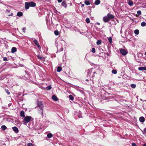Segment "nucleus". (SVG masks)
<instances>
[{"mask_svg":"<svg viewBox=\"0 0 146 146\" xmlns=\"http://www.w3.org/2000/svg\"><path fill=\"white\" fill-rule=\"evenodd\" d=\"M52 98V100L55 101H56L58 100V99L55 95H53Z\"/></svg>","mask_w":146,"mask_h":146,"instance_id":"nucleus-10","label":"nucleus"},{"mask_svg":"<svg viewBox=\"0 0 146 146\" xmlns=\"http://www.w3.org/2000/svg\"><path fill=\"white\" fill-rule=\"evenodd\" d=\"M20 116L21 117H24L25 116V113L23 111H21L20 113Z\"/></svg>","mask_w":146,"mask_h":146,"instance_id":"nucleus-12","label":"nucleus"},{"mask_svg":"<svg viewBox=\"0 0 146 146\" xmlns=\"http://www.w3.org/2000/svg\"><path fill=\"white\" fill-rule=\"evenodd\" d=\"M62 70V68L61 67L58 66L57 68V71L58 72H60Z\"/></svg>","mask_w":146,"mask_h":146,"instance_id":"nucleus-21","label":"nucleus"},{"mask_svg":"<svg viewBox=\"0 0 146 146\" xmlns=\"http://www.w3.org/2000/svg\"><path fill=\"white\" fill-rule=\"evenodd\" d=\"M127 3L130 6H133V2L131 0L128 1Z\"/></svg>","mask_w":146,"mask_h":146,"instance_id":"nucleus-13","label":"nucleus"},{"mask_svg":"<svg viewBox=\"0 0 146 146\" xmlns=\"http://www.w3.org/2000/svg\"><path fill=\"white\" fill-rule=\"evenodd\" d=\"M114 16L111 14L108 13L107 15L103 17V21L105 22H107L109 21L110 19H113Z\"/></svg>","mask_w":146,"mask_h":146,"instance_id":"nucleus-2","label":"nucleus"},{"mask_svg":"<svg viewBox=\"0 0 146 146\" xmlns=\"http://www.w3.org/2000/svg\"><path fill=\"white\" fill-rule=\"evenodd\" d=\"M78 117L79 118H81L82 117V116L80 114L78 115Z\"/></svg>","mask_w":146,"mask_h":146,"instance_id":"nucleus-43","label":"nucleus"},{"mask_svg":"<svg viewBox=\"0 0 146 146\" xmlns=\"http://www.w3.org/2000/svg\"><path fill=\"white\" fill-rule=\"evenodd\" d=\"M84 3L86 5H89L90 4V2L87 1H85L84 2Z\"/></svg>","mask_w":146,"mask_h":146,"instance_id":"nucleus-24","label":"nucleus"},{"mask_svg":"<svg viewBox=\"0 0 146 146\" xmlns=\"http://www.w3.org/2000/svg\"><path fill=\"white\" fill-rule=\"evenodd\" d=\"M119 50L121 53L123 55L125 56L127 53V51L125 50V49L122 48L119 49Z\"/></svg>","mask_w":146,"mask_h":146,"instance_id":"nucleus-5","label":"nucleus"},{"mask_svg":"<svg viewBox=\"0 0 146 146\" xmlns=\"http://www.w3.org/2000/svg\"><path fill=\"white\" fill-rule=\"evenodd\" d=\"M25 9H28L30 7H34L36 6V4L34 2L31 1L29 2H26L25 3Z\"/></svg>","mask_w":146,"mask_h":146,"instance_id":"nucleus-1","label":"nucleus"},{"mask_svg":"<svg viewBox=\"0 0 146 146\" xmlns=\"http://www.w3.org/2000/svg\"><path fill=\"white\" fill-rule=\"evenodd\" d=\"M143 133H146V128H145L144 129Z\"/></svg>","mask_w":146,"mask_h":146,"instance_id":"nucleus-42","label":"nucleus"},{"mask_svg":"<svg viewBox=\"0 0 146 146\" xmlns=\"http://www.w3.org/2000/svg\"><path fill=\"white\" fill-rule=\"evenodd\" d=\"M51 86H48L46 87V89L48 90H50L51 89Z\"/></svg>","mask_w":146,"mask_h":146,"instance_id":"nucleus-32","label":"nucleus"},{"mask_svg":"<svg viewBox=\"0 0 146 146\" xmlns=\"http://www.w3.org/2000/svg\"><path fill=\"white\" fill-rule=\"evenodd\" d=\"M13 15V14L12 13V14H11V15L12 16V15Z\"/></svg>","mask_w":146,"mask_h":146,"instance_id":"nucleus-51","label":"nucleus"},{"mask_svg":"<svg viewBox=\"0 0 146 146\" xmlns=\"http://www.w3.org/2000/svg\"><path fill=\"white\" fill-rule=\"evenodd\" d=\"M84 6V4H82V7H83Z\"/></svg>","mask_w":146,"mask_h":146,"instance_id":"nucleus-46","label":"nucleus"},{"mask_svg":"<svg viewBox=\"0 0 146 146\" xmlns=\"http://www.w3.org/2000/svg\"><path fill=\"white\" fill-rule=\"evenodd\" d=\"M59 43L60 44H63L64 43H65V42L64 41L61 40L60 42Z\"/></svg>","mask_w":146,"mask_h":146,"instance_id":"nucleus-36","label":"nucleus"},{"mask_svg":"<svg viewBox=\"0 0 146 146\" xmlns=\"http://www.w3.org/2000/svg\"><path fill=\"white\" fill-rule=\"evenodd\" d=\"M112 39L111 37H110L108 38V40L109 42L111 44L112 42Z\"/></svg>","mask_w":146,"mask_h":146,"instance_id":"nucleus-29","label":"nucleus"},{"mask_svg":"<svg viewBox=\"0 0 146 146\" xmlns=\"http://www.w3.org/2000/svg\"><path fill=\"white\" fill-rule=\"evenodd\" d=\"M56 45L57 48H60V51H63V49L62 45H58V43H56Z\"/></svg>","mask_w":146,"mask_h":146,"instance_id":"nucleus-6","label":"nucleus"},{"mask_svg":"<svg viewBox=\"0 0 146 146\" xmlns=\"http://www.w3.org/2000/svg\"><path fill=\"white\" fill-rule=\"evenodd\" d=\"M3 60L5 61H7V58L6 57H5L3 58Z\"/></svg>","mask_w":146,"mask_h":146,"instance_id":"nucleus-39","label":"nucleus"},{"mask_svg":"<svg viewBox=\"0 0 146 146\" xmlns=\"http://www.w3.org/2000/svg\"><path fill=\"white\" fill-rule=\"evenodd\" d=\"M141 25L142 27H144L146 25V23L144 22H142L141 23Z\"/></svg>","mask_w":146,"mask_h":146,"instance_id":"nucleus-23","label":"nucleus"},{"mask_svg":"<svg viewBox=\"0 0 146 146\" xmlns=\"http://www.w3.org/2000/svg\"><path fill=\"white\" fill-rule=\"evenodd\" d=\"M53 136L52 134L51 133H48L47 135V137L48 138H51Z\"/></svg>","mask_w":146,"mask_h":146,"instance_id":"nucleus-19","label":"nucleus"},{"mask_svg":"<svg viewBox=\"0 0 146 146\" xmlns=\"http://www.w3.org/2000/svg\"><path fill=\"white\" fill-rule=\"evenodd\" d=\"M33 144L31 143H28L27 144V146H33Z\"/></svg>","mask_w":146,"mask_h":146,"instance_id":"nucleus-33","label":"nucleus"},{"mask_svg":"<svg viewBox=\"0 0 146 146\" xmlns=\"http://www.w3.org/2000/svg\"><path fill=\"white\" fill-rule=\"evenodd\" d=\"M137 13L138 15H140L141 14V11L139 10L137 11Z\"/></svg>","mask_w":146,"mask_h":146,"instance_id":"nucleus-34","label":"nucleus"},{"mask_svg":"<svg viewBox=\"0 0 146 146\" xmlns=\"http://www.w3.org/2000/svg\"><path fill=\"white\" fill-rule=\"evenodd\" d=\"M139 33V30L137 29H136L134 31V33L136 35H138Z\"/></svg>","mask_w":146,"mask_h":146,"instance_id":"nucleus-22","label":"nucleus"},{"mask_svg":"<svg viewBox=\"0 0 146 146\" xmlns=\"http://www.w3.org/2000/svg\"><path fill=\"white\" fill-rule=\"evenodd\" d=\"M1 128L3 130H4L7 129V127L5 125H4L1 126Z\"/></svg>","mask_w":146,"mask_h":146,"instance_id":"nucleus-20","label":"nucleus"},{"mask_svg":"<svg viewBox=\"0 0 146 146\" xmlns=\"http://www.w3.org/2000/svg\"><path fill=\"white\" fill-rule=\"evenodd\" d=\"M26 30V28L25 27H24L23 28V29H22V31L24 33H25Z\"/></svg>","mask_w":146,"mask_h":146,"instance_id":"nucleus-38","label":"nucleus"},{"mask_svg":"<svg viewBox=\"0 0 146 146\" xmlns=\"http://www.w3.org/2000/svg\"><path fill=\"white\" fill-rule=\"evenodd\" d=\"M33 42L35 44L36 46H37V47L38 48H40V46L39 45V44L38 43V42L37 40H36L35 39H34L33 40Z\"/></svg>","mask_w":146,"mask_h":146,"instance_id":"nucleus-7","label":"nucleus"},{"mask_svg":"<svg viewBox=\"0 0 146 146\" xmlns=\"http://www.w3.org/2000/svg\"><path fill=\"white\" fill-rule=\"evenodd\" d=\"M100 3V0H96L95 1V4L96 5L99 4Z\"/></svg>","mask_w":146,"mask_h":146,"instance_id":"nucleus-16","label":"nucleus"},{"mask_svg":"<svg viewBox=\"0 0 146 146\" xmlns=\"http://www.w3.org/2000/svg\"><path fill=\"white\" fill-rule=\"evenodd\" d=\"M98 25H100V23H98Z\"/></svg>","mask_w":146,"mask_h":146,"instance_id":"nucleus-50","label":"nucleus"},{"mask_svg":"<svg viewBox=\"0 0 146 146\" xmlns=\"http://www.w3.org/2000/svg\"><path fill=\"white\" fill-rule=\"evenodd\" d=\"M145 55H146V52H145Z\"/></svg>","mask_w":146,"mask_h":146,"instance_id":"nucleus-49","label":"nucleus"},{"mask_svg":"<svg viewBox=\"0 0 146 146\" xmlns=\"http://www.w3.org/2000/svg\"><path fill=\"white\" fill-rule=\"evenodd\" d=\"M17 51V49L15 47H13L11 49V52L14 53Z\"/></svg>","mask_w":146,"mask_h":146,"instance_id":"nucleus-14","label":"nucleus"},{"mask_svg":"<svg viewBox=\"0 0 146 146\" xmlns=\"http://www.w3.org/2000/svg\"><path fill=\"white\" fill-rule=\"evenodd\" d=\"M139 120L140 122H143L145 120V118L143 117H141L139 118Z\"/></svg>","mask_w":146,"mask_h":146,"instance_id":"nucleus-11","label":"nucleus"},{"mask_svg":"<svg viewBox=\"0 0 146 146\" xmlns=\"http://www.w3.org/2000/svg\"><path fill=\"white\" fill-rule=\"evenodd\" d=\"M61 5L62 6L64 7L65 8H66L67 7V5L66 4V3L65 2L63 1Z\"/></svg>","mask_w":146,"mask_h":146,"instance_id":"nucleus-17","label":"nucleus"},{"mask_svg":"<svg viewBox=\"0 0 146 146\" xmlns=\"http://www.w3.org/2000/svg\"><path fill=\"white\" fill-rule=\"evenodd\" d=\"M5 92L7 93L8 95H9L10 94V93L9 92V91L8 90H5Z\"/></svg>","mask_w":146,"mask_h":146,"instance_id":"nucleus-35","label":"nucleus"},{"mask_svg":"<svg viewBox=\"0 0 146 146\" xmlns=\"http://www.w3.org/2000/svg\"><path fill=\"white\" fill-rule=\"evenodd\" d=\"M96 74V72H94V74H93V75L92 76V77H94V74Z\"/></svg>","mask_w":146,"mask_h":146,"instance_id":"nucleus-45","label":"nucleus"},{"mask_svg":"<svg viewBox=\"0 0 146 146\" xmlns=\"http://www.w3.org/2000/svg\"><path fill=\"white\" fill-rule=\"evenodd\" d=\"M37 57L38 59H42V57L38 55L37 56Z\"/></svg>","mask_w":146,"mask_h":146,"instance_id":"nucleus-40","label":"nucleus"},{"mask_svg":"<svg viewBox=\"0 0 146 146\" xmlns=\"http://www.w3.org/2000/svg\"><path fill=\"white\" fill-rule=\"evenodd\" d=\"M132 146H137L136 145V144L134 143H132Z\"/></svg>","mask_w":146,"mask_h":146,"instance_id":"nucleus-41","label":"nucleus"},{"mask_svg":"<svg viewBox=\"0 0 146 146\" xmlns=\"http://www.w3.org/2000/svg\"><path fill=\"white\" fill-rule=\"evenodd\" d=\"M144 146H146V144H144L143 145Z\"/></svg>","mask_w":146,"mask_h":146,"instance_id":"nucleus-48","label":"nucleus"},{"mask_svg":"<svg viewBox=\"0 0 146 146\" xmlns=\"http://www.w3.org/2000/svg\"><path fill=\"white\" fill-rule=\"evenodd\" d=\"M101 43V40H98L96 42V44L97 45H100V44Z\"/></svg>","mask_w":146,"mask_h":146,"instance_id":"nucleus-30","label":"nucleus"},{"mask_svg":"<svg viewBox=\"0 0 146 146\" xmlns=\"http://www.w3.org/2000/svg\"><path fill=\"white\" fill-rule=\"evenodd\" d=\"M69 99H70V100H73L74 98V97H73V96L72 95H70L69 96Z\"/></svg>","mask_w":146,"mask_h":146,"instance_id":"nucleus-27","label":"nucleus"},{"mask_svg":"<svg viewBox=\"0 0 146 146\" xmlns=\"http://www.w3.org/2000/svg\"><path fill=\"white\" fill-rule=\"evenodd\" d=\"M131 87L133 88H135L136 87V85L135 84H131Z\"/></svg>","mask_w":146,"mask_h":146,"instance_id":"nucleus-26","label":"nucleus"},{"mask_svg":"<svg viewBox=\"0 0 146 146\" xmlns=\"http://www.w3.org/2000/svg\"><path fill=\"white\" fill-rule=\"evenodd\" d=\"M138 69L140 71L145 70L146 71V67H139Z\"/></svg>","mask_w":146,"mask_h":146,"instance_id":"nucleus-9","label":"nucleus"},{"mask_svg":"<svg viewBox=\"0 0 146 146\" xmlns=\"http://www.w3.org/2000/svg\"><path fill=\"white\" fill-rule=\"evenodd\" d=\"M112 73L113 74H117V71L115 70H113L112 71Z\"/></svg>","mask_w":146,"mask_h":146,"instance_id":"nucleus-28","label":"nucleus"},{"mask_svg":"<svg viewBox=\"0 0 146 146\" xmlns=\"http://www.w3.org/2000/svg\"><path fill=\"white\" fill-rule=\"evenodd\" d=\"M91 72V69H88L87 71V75L88 76H90Z\"/></svg>","mask_w":146,"mask_h":146,"instance_id":"nucleus-15","label":"nucleus"},{"mask_svg":"<svg viewBox=\"0 0 146 146\" xmlns=\"http://www.w3.org/2000/svg\"><path fill=\"white\" fill-rule=\"evenodd\" d=\"M92 52L93 53H95L96 51L95 48H92Z\"/></svg>","mask_w":146,"mask_h":146,"instance_id":"nucleus-37","label":"nucleus"},{"mask_svg":"<svg viewBox=\"0 0 146 146\" xmlns=\"http://www.w3.org/2000/svg\"><path fill=\"white\" fill-rule=\"evenodd\" d=\"M54 33L57 36L59 35V33L58 31H54Z\"/></svg>","mask_w":146,"mask_h":146,"instance_id":"nucleus-25","label":"nucleus"},{"mask_svg":"<svg viewBox=\"0 0 146 146\" xmlns=\"http://www.w3.org/2000/svg\"><path fill=\"white\" fill-rule=\"evenodd\" d=\"M86 22L87 23H90V19L89 18H87L86 19Z\"/></svg>","mask_w":146,"mask_h":146,"instance_id":"nucleus-31","label":"nucleus"},{"mask_svg":"<svg viewBox=\"0 0 146 146\" xmlns=\"http://www.w3.org/2000/svg\"><path fill=\"white\" fill-rule=\"evenodd\" d=\"M24 118L23 122V124L26 125L27 123L33 120L32 117L30 116H26Z\"/></svg>","mask_w":146,"mask_h":146,"instance_id":"nucleus-3","label":"nucleus"},{"mask_svg":"<svg viewBox=\"0 0 146 146\" xmlns=\"http://www.w3.org/2000/svg\"><path fill=\"white\" fill-rule=\"evenodd\" d=\"M37 107L39 108V111H41V114L42 115L43 114V106L42 102L40 101L37 102Z\"/></svg>","mask_w":146,"mask_h":146,"instance_id":"nucleus-4","label":"nucleus"},{"mask_svg":"<svg viewBox=\"0 0 146 146\" xmlns=\"http://www.w3.org/2000/svg\"><path fill=\"white\" fill-rule=\"evenodd\" d=\"M86 81H88V79H86Z\"/></svg>","mask_w":146,"mask_h":146,"instance_id":"nucleus-47","label":"nucleus"},{"mask_svg":"<svg viewBox=\"0 0 146 146\" xmlns=\"http://www.w3.org/2000/svg\"><path fill=\"white\" fill-rule=\"evenodd\" d=\"M23 15V13L21 12H19L17 14V15L19 17H21Z\"/></svg>","mask_w":146,"mask_h":146,"instance_id":"nucleus-18","label":"nucleus"},{"mask_svg":"<svg viewBox=\"0 0 146 146\" xmlns=\"http://www.w3.org/2000/svg\"><path fill=\"white\" fill-rule=\"evenodd\" d=\"M13 130L14 132L16 133H17L19 132V130L17 127H12Z\"/></svg>","mask_w":146,"mask_h":146,"instance_id":"nucleus-8","label":"nucleus"},{"mask_svg":"<svg viewBox=\"0 0 146 146\" xmlns=\"http://www.w3.org/2000/svg\"><path fill=\"white\" fill-rule=\"evenodd\" d=\"M62 0H58V3H60L62 1Z\"/></svg>","mask_w":146,"mask_h":146,"instance_id":"nucleus-44","label":"nucleus"}]
</instances>
